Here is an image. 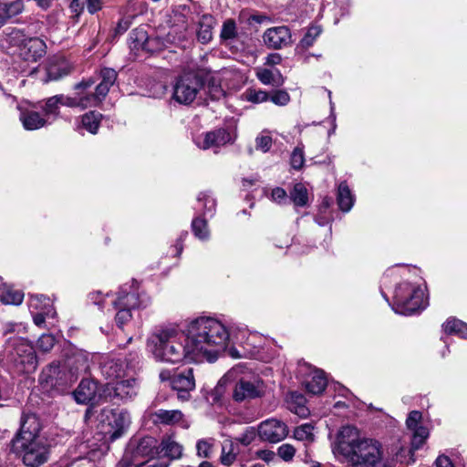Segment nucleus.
Listing matches in <instances>:
<instances>
[{
	"mask_svg": "<svg viewBox=\"0 0 467 467\" xmlns=\"http://www.w3.org/2000/svg\"><path fill=\"white\" fill-rule=\"evenodd\" d=\"M336 457H342L352 467H393L382 456L381 444L362 436L353 426H344L332 446Z\"/></svg>",
	"mask_w": 467,
	"mask_h": 467,
	"instance_id": "obj_1",
	"label": "nucleus"
},
{
	"mask_svg": "<svg viewBox=\"0 0 467 467\" xmlns=\"http://www.w3.org/2000/svg\"><path fill=\"white\" fill-rule=\"evenodd\" d=\"M187 336L195 355V362H213L226 349L230 334L219 319L212 317H199L192 320Z\"/></svg>",
	"mask_w": 467,
	"mask_h": 467,
	"instance_id": "obj_2",
	"label": "nucleus"
},
{
	"mask_svg": "<svg viewBox=\"0 0 467 467\" xmlns=\"http://www.w3.org/2000/svg\"><path fill=\"white\" fill-rule=\"evenodd\" d=\"M147 348L159 362L177 364L182 361L195 362V355L187 333L177 325H167L155 328L147 339Z\"/></svg>",
	"mask_w": 467,
	"mask_h": 467,
	"instance_id": "obj_3",
	"label": "nucleus"
},
{
	"mask_svg": "<svg viewBox=\"0 0 467 467\" xmlns=\"http://www.w3.org/2000/svg\"><path fill=\"white\" fill-rule=\"evenodd\" d=\"M6 365L18 374L31 373L37 367L34 347L24 337H9L4 349Z\"/></svg>",
	"mask_w": 467,
	"mask_h": 467,
	"instance_id": "obj_4",
	"label": "nucleus"
},
{
	"mask_svg": "<svg viewBox=\"0 0 467 467\" xmlns=\"http://www.w3.org/2000/svg\"><path fill=\"white\" fill-rule=\"evenodd\" d=\"M393 311L400 315H412L427 306L425 288L420 284L402 282L394 292Z\"/></svg>",
	"mask_w": 467,
	"mask_h": 467,
	"instance_id": "obj_5",
	"label": "nucleus"
},
{
	"mask_svg": "<svg viewBox=\"0 0 467 467\" xmlns=\"http://www.w3.org/2000/svg\"><path fill=\"white\" fill-rule=\"evenodd\" d=\"M88 368V353L84 350H75L67 356L62 365L51 364L47 372L50 379H59L65 383H72L79 375L87 373Z\"/></svg>",
	"mask_w": 467,
	"mask_h": 467,
	"instance_id": "obj_6",
	"label": "nucleus"
},
{
	"mask_svg": "<svg viewBox=\"0 0 467 467\" xmlns=\"http://www.w3.org/2000/svg\"><path fill=\"white\" fill-rule=\"evenodd\" d=\"M100 432L105 439L113 441L121 437L130 425V416L124 409L106 407L98 416Z\"/></svg>",
	"mask_w": 467,
	"mask_h": 467,
	"instance_id": "obj_7",
	"label": "nucleus"
},
{
	"mask_svg": "<svg viewBox=\"0 0 467 467\" xmlns=\"http://www.w3.org/2000/svg\"><path fill=\"white\" fill-rule=\"evenodd\" d=\"M117 311L115 321L119 327H122L132 318L131 311L137 308H145L150 304V298L145 293H140L137 289L127 291L121 288L117 299L112 301Z\"/></svg>",
	"mask_w": 467,
	"mask_h": 467,
	"instance_id": "obj_8",
	"label": "nucleus"
},
{
	"mask_svg": "<svg viewBox=\"0 0 467 467\" xmlns=\"http://www.w3.org/2000/svg\"><path fill=\"white\" fill-rule=\"evenodd\" d=\"M14 450L20 452L25 465L38 467L46 463L50 456L49 445L41 438L27 442L13 443Z\"/></svg>",
	"mask_w": 467,
	"mask_h": 467,
	"instance_id": "obj_9",
	"label": "nucleus"
},
{
	"mask_svg": "<svg viewBox=\"0 0 467 467\" xmlns=\"http://www.w3.org/2000/svg\"><path fill=\"white\" fill-rule=\"evenodd\" d=\"M203 86L202 79L194 73L189 72L179 77L174 85L172 99L182 105H190Z\"/></svg>",
	"mask_w": 467,
	"mask_h": 467,
	"instance_id": "obj_10",
	"label": "nucleus"
},
{
	"mask_svg": "<svg viewBox=\"0 0 467 467\" xmlns=\"http://www.w3.org/2000/svg\"><path fill=\"white\" fill-rule=\"evenodd\" d=\"M266 389V385L260 378L244 375L236 379L232 397L236 402L249 401L264 397Z\"/></svg>",
	"mask_w": 467,
	"mask_h": 467,
	"instance_id": "obj_11",
	"label": "nucleus"
},
{
	"mask_svg": "<svg viewBox=\"0 0 467 467\" xmlns=\"http://www.w3.org/2000/svg\"><path fill=\"white\" fill-rule=\"evenodd\" d=\"M161 381L170 380L172 389L177 392L178 399L186 401L191 398V391L195 389L193 370L188 368L176 375L171 376L170 371L163 370L160 373Z\"/></svg>",
	"mask_w": 467,
	"mask_h": 467,
	"instance_id": "obj_12",
	"label": "nucleus"
},
{
	"mask_svg": "<svg viewBox=\"0 0 467 467\" xmlns=\"http://www.w3.org/2000/svg\"><path fill=\"white\" fill-rule=\"evenodd\" d=\"M234 140L235 134L234 132L221 128L196 136L194 138V143L201 150H209L232 144Z\"/></svg>",
	"mask_w": 467,
	"mask_h": 467,
	"instance_id": "obj_13",
	"label": "nucleus"
},
{
	"mask_svg": "<svg viewBox=\"0 0 467 467\" xmlns=\"http://www.w3.org/2000/svg\"><path fill=\"white\" fill-rule=\"evenodd\" d=\"M95 84L92 78L82 80L81 82L75 85L76 94L73 97L66 96L63 94L57 95L58 101L61 106H67L69 108H80L82 109L95 107L94 99L89 98L87 90Z\"/></svg>",
	"mask_w": 467,
	"mask_h": 467,
	"instance_id": "obj_14",
	"label": "nucleus"
},
{
	"mask_svg": "<svg viewBox=\"0 0 467 467\" xmlns=\"http://www.w3.org/2000/svg\"><path fill=\"white\" fill-rule=\"evenodd\" d=\"M28 307L37 327H41L46 318H55L57 315L51 299L44 295L30 296Z\"/></svg>",
	"mask_w": 467,
	"mask_h": 467,
	"instance_id": "obj_15",
	"label": "nucleus"
},
{
	"mask_svg": "<svg viewBox=\"0 0 467 467\" xmlns=\"http://www.w3.org/2000/svg\"><path fill=\"white\" fill-rule=\"evenodd\" d=\"M41 424L37 416L34 413L24 412L20 420V429L12 440V442H27L35 439H41L39 432Z\"/></svg>",
	"mask_w": 467,
	"mask_h": 467,
	"instance_id": "obj_16",
	"label": "nucleus"
},
{
	"mask_svg": "<svg viewBox=\"0 0 467 467\" xmlns=\"http://www.w3.org/2000/svg\"><path fill=\"white\" fill-rule=\"evenodd\" d=\"M106 395L118 399L122 402L131 400L138 394V385L134 379H123L108 383L105 387Z\"/></svg>",
	"mask_w": 467,
	"mask_h": 467,
	"instance_id": "obj_17",
	"label": "nucleus"
},
{
	"mask_svg": "<svg viewBox=\"0 0 467 467\" xmlns=\"http://www.w3.org/2000/svg\"><path fill=\"white\" fill-rule=\"evenodd\" d=\"M257 432L261 440L276 443L287 436L288 429L283 421L268 419L259 424Z\"/></svg>",
	"mask_w": 467,
	"mask_h": 467,
	"instance_id": "obj_18",
	"label": "nucleus"
},
{
	"mask_svg": "<svg viewBox=\"0 0 467 467\" xmlns=\"http://www.w3.org/2000/svg\"><path fill=\"white\" fill-rule=\"evenodd\" d=\"M265 44L274 49H281L292 43V36L287 26L268 28L263 36Z\"/></svg>",
	"mask_w": 467,
	"mask_h": 467,
	"instance_id": "obj_19",
	"label": "nucleus"
},
{
	"mask_svg": "<svg viewBox=\"0 0 467 467\" xmlns=\"http://www.w3.org/2000/svg\"><path fill=\"white\" fill-rule=\"evenodd\" d=\"M421 413L418 410H412L406 420V425L412 431L411 450H419L429 437L427 428L420 425Z\"/></svg>",
	"mask_w": 467,
	"mask_h": 467,
	"instance_id": "obj_20",
	"label": "nucleus"
},
{
	"mask_svg": "<svg viewBox=\"0 0 467 467\" xmlns=\"http://www.w3.org/2000/svg\"><path fill=\"white\" fill-rule=\"evenodd\" d=\"M46 43L38 38L26 39L19 47V57L29 62H36L46 54Z\"/></svg>",
	"mask_w": 467,
	"mask_h": 467,
	"instance_id": "obj_21",
	"label": "nucleus"
},
{
	"mask_svg": "<svg viewBox=\"0 0 467 467\" xmlns=\"http://www.w3.org/2000/svg\"><path fill=\"white\" fill-rule=\"evenodd\" d=\"M117 72L112 68H103L100 70V81L96 87L94 93H88L89 98L94 99V106H98L107 96L109 88L117 79Z\"/></svg>",
	"mask_w": 467,
	"mask_h": 467,
	"instance_id": "obj_22",
	"label": "nucleus"
},
{
	"mask_svg": "<svg viewBox=\"0 0 467 467\" xmlns=\"http://www.w3.org/2000/svg\"><path fill=\"white\" fill-rule=\"evenodd\" d=\"M153 421L157 424L175 425L178 424L183 429L190 426L189 421L184 418L182 412L179 410H162L160 409L153 413Z\"/></svg>",
	"mask_w": 467,
	"mask_h": 467,
	"instance_id": "obj_23",
	"label": "nucleus"
},
{
	"mask_svg": "<svg viewBox=\"0 0 467 467\" xmlns=\"http://www.w3.org/2000/svg\"><path fill=\"white\" fill-rule=\"evenodd\" d=\"M101 373L109 379H118L125 374L126 366L120 358L105 357L100 363Z\"/></svg>",
	"mask_w": 467,
	"mask_h": 467,
	"instance_id": "obj_24",
	"label": "nucleus"
},
{
	"mask_svg": "<svg viewBox=\"0 0 467 467\" xmlns=\"http://www.w3.org/2000/svg\"><path fill=\"white\" fill-rule=\"evenodd\" d=\"M98 385L95 381L84 379L73 392L75 400L79 404H87L96 398Z\"/></svg>",
	"mask_w": 467,
	"mask_h": 467,
	"instance_id": "obj_25",
	"label": "nucleus"
},
{
	"mask_svg": "<svg viewBox=\"0 0 467 467\" xmlns=\"http://www.w3.org/2000/svg\"><path fill=\"white\" fill-rule=\"evenodd\" d=\"M262 340L261 337L255 333H250L245 341L243 342V351L240 352L234 348H230L229 353L230 356L234 358H253L255 357L259 352V345L258 343Z\"/></svg>",
	"mask_w": 467,
	"mask_h": 467,
	"instance_id": "obj_26",
	"label": "nucleus"
},
{
	"mask_svg": "<svg viewBox=\"0 0 467 467\" xmlns=\"http://www.w3.org/2000/svg\"><path fill=\"white\" fill-rule=\"evenodd\" d=\"M147 31L142 28H135L130 35V47L132 50H146L151 51Z\"/></svg>",
	"mask_w": 467,
	"mask_h": 467,
	"instance_id": "obj_27",
	"label": "nucleus"
},
{
	"mask_svg": "<svg viewBox=\"0 0 467 467\" xmlns=\"http://www.w3.org/2000/svg\"><path fill=\"white\" fill-rule=\"evenodd\" d=\"M287 408L293 413L301 418L309 414V410L306 406V398L297 392H290L286 398Z\"/></svg>",
	"mask_w": 467,
	"mask_h": 467,
	"instance_id": "obj_28",
	"label": "nucleus"
},
{
	"mask_svg": "<svg viewBox=\"0 0 467 467\" xmlns=\"http://www.w3.org/2000/svg\"><path fill=\"white\" fill-rule=\"evenodd\" d=\"M256 77L264 85L280 87L284 84V78L278 69L259 67L256 69Z\"/></svg>",
	"mask_w": 467,
	"mask_h": 467,
	"instance_id": "obj_29",
	"label": "nucleus"
},
{
	"mask_svg": "<svg viewBox=\"0 0 467 467\" xmlns=\"http://www.w3.org/2000/svg\"><path fill=\"white\" fill-rule=\"evenodd\" d=\"M215 25L214 18L210 15H203L199 20L197 37L200 42L206 44L213 38V28Z\"/></svg>",
	"mask_w": 467,
	"mask_h": 467,
	"instance_id": "obj_30",
	"label": "nucleus"
},
{
	"mask_svg": "<svg viewBox=\"0 0 467 467\" xmlns=\"http://www.w3.org/2000/svg\"><path fill=\"white\" fill-rule=\"evenodd\" d=\"M20 120L27 130H34L44 127L47 120L42 118L38 112L34 110H25L20 114Z\"/></svg>",
	"mask_w": 467,
	"mask_h": 467,
	"instance_id": "obj_31",
	"label": "nucleus"
},
{
	"mask_svg": "<svg viewBox=\"0 0 467 467\" xmlns=\"http://www.w3.org/2000/svg\"><path fill=\"white\" fill-rule=\"evenodd\" d=\"M327 384V380L322 370L315 369L310 379L306 381V389L309 393L317 395L322 393Z\"/></svg>",
	"mask_w": 467,
	"mask_h": 467,
	"instance_id": "obj_32",
	"label": "nucleus"
},
{
	"mask_svg": "<svg viewBox=\"0 0 467 467\" xmlns=\"http://www.w3.org/2000/svg\"><path fill=\"white\" fill-rule=\"evenodd\" d=\"M70 72L69 67L63 60H51L47 67V81L58 80L61 78L68 75Z\"/></svg>",
	"mask_w": 467,
	"mask_h": 467,
	"instance_id": "obj_33",
	"label": "nucleus"
},
{
	"mask_svg": "<svg viewBox=\"0 0 467 467\" xmlns=\"http://www.w3.org/2000/svg\"><path fill=\"white\" fill-rule=\"evenodd\" d=\"M157 441L151 437L142 439L135 451V458L139 456L152 459L158 453Z\"/></svg>",
	"mask_w": 467,
	"mask_h": 467,
	"instance_id": "obj_34",
	"label": "nucleus"
},
{
	"mask_svg": "<svg viewBox=\"0 0 467 467\" xmlns=\"http://www.w3.org/2000/svg\"><path fill=\"white\" fill-rule=\"evenodd\" d=\"M160 448L161 452H162L164 456L172 460L179 459L182 455V446L171 437L163 439Z\"/></svg>",
	"mask_w": 467,
	"mask_h": 467,
	"instance_id": "obj_35",
	"label": "nucleus"
},
{
	"mask_svg": "<svg viewBox=\"0 0 467 467\" xmlns=\"http://www.w3.org/2000/svg\"><path fill=\"white\" fill-rule=\"evenodd\" d=\"M337 203L341 211L348 212L353 206L354 197L346 182H341L337 189Z\"/></svg>",
	"mask_w": 467,
	"mask_h": 467,
	"instance_id": "obj_36",
	"label": "nucleus"
},
{
	"mask_svg": "<svg viewBox=\"0 0 467 467\" xmlns=\"http://www.w3.org/2000/svg\"><path fill=\"white\" fill-rule=\"evenodd\" d=\"M24 10V3L21 0H16L8 4L0 5V17L5 22L21 14Z\"/></svg>",
	"mask_w": 467,
	"mask_h": 467,
	"instance_id": "obj_37",
	"label": "nucleus"
},
{
	"mask_svg": "<svg viewBox=\"0 0 467 467\" xmlns=\"http://www.w3.org/2000/svg\"><path fill=\"white\" fill-rule=\"evenodd\" d=\"M443 330L446 334L458 335L467 339V324L455 318H450L443 324Z\"/></svg>",
	"mask_w": 467,
	"mask_h": 467,
	"instance_id": "obj_38",
	"label": "nucleus"
},
{
	"mask_svg": "<svg viewBox=\"0 0 467 467\" xmlns=\"http://www.w3.org/2000/svg\"><path fill=\"white\" fill-rule=\"evenodd\" d=\"M102 115L96 111H89L82 117V126L90 133L95 134L100 124Z\"/></svg>",
	"mask_w": 467,
	"mask_h": 467,
	"instance_id": "obj_39",
	"label": "nucleus"
},
{
	"mask_svg": "<svg viewBox=\"0 0 467 467\" xmlns=\"http://www.w3.org/2000/svg\"><path fill=\"white\" fill-rule=\"evenodd\" d=\"M294 438L306 443L315 441L314 427L309 423L302 424L294 431Z\"/></svg>",
	"mask_w": 467,
	"mask_h": 467,
	"instance_id": "obj_40",
	"label": "nucleus"
},
{
	"mask_svg": "<svg viewBox=\"0 0 467 467\" xmlns=\"http://www.w3.org/2000/svg\"><path fill=\"white\" fill-rule=\"evenodd\" d=\"M24 293L20 290L6 288L2 291L0 300L5 305L18 306L23 302Z\"/></svg>",
	"mask_w": 467,
	"mask_h": 467,
	"instance_id": "obj_41",
	"label": "nucleus"
},
{
	"mask_svg": "<svg viewBox=\"0 0 467 467\" xmlns=\"http://www.w3.org/2000/svg\"><path fill=\"white\" fill-rule=\"evenodd\" d=\"M192 229L194 235L198 239H200L202 241H205V240L209 239L210 233H209L206 220L200 218V217L194 218L192 222Z\"/></svg>",
	"mask_w": 467,
	"mask_h": 467,
	"instance_id": "obj_42",
	"label": "nucleus"
},
{
	"mask_svg": "<svg viewBox=\"0 0 467 467\" xmlns=\"http://www.w3.org/2000/svg\"><path fill=\"white\" fill-rule=\"evenodd\" d=\"M291 199L296 205L305 206L308 201L306 188L301 183L296 184L291 192Z\"/></svg>",
	"mask_w": 467,
	"mask_h": 467,
	"instance_id": "obj_43",
	"label": "nucleus"
},
{
	"mask_svg": "<svg viewBox=\"0 0 467 467\" xmlns=\"http://www.w3.org/2000/svg\"><path fill=\"white\" fill-rule=\"evenodd\" d=\"M198 202L203 205V213L212 217L216 207L215 199L208 192H201L198 196Z\"/></svg>",
	"mask_w": 467,
	"mask_h": 467,
	"instance_id": "obj_44",
	"label": "nucleus"
},
{
	"mask_svg": "<svg viewBox=\"0 0 467 467\" xmlns=\"http://www.w3.org/2000/svg\"><path fill=\"white\" fill-rule=\"evenodd\" d=\"M235 459L236 451H234L233 442H224L222 449L221 462L223 465L230 466Z\"/></svg>",
	"mask_w": 467,
	"mask_h": 467,
	"instance_id": "obj_45",
	"label": "nucleus"
},
{
	"mask_svg": "<svg viewBox=\"0 0 467 467\" xmlns=\"http://www.w3.org/2000/svg\"><path fill=\"white\" fill-rule=\"evenodd\" d=\"M60 103L57 99V95L48 98L46 100L43 110L46 117L54 116L57 117L59 113Z\"/></svg>",
	"mask_w": 467,
	"mask_h": 467,
	"instance_id": "obj_46",
	"label": "nucleus"
},
{
	"mask_svg": "<svg viewBox=\"0 0 467 467\" xmlns=\"http://www.w3.org/2000/svg\"><path fill=\"white\" fill-rule=\"evenodd\" d=\"M244 97L247 101L253 103H261L266 101L269 98L268 94L263 90L249 88L244 93Z\"/></svg>",
	"mask_w": 467,
	"mask_h": 467,
	"instance_id": "obj_47",
	"label": "nucleus"
},
{
	"mask_svg": "<svg viewBox=\"0 0 467 467\" xmlns=\"http://www.w3.org/2000/svg\"><path fill=\"white\" fill-rule=\"evenodd\" d=\"M273 140L270 135L262 132L255 139V148L263 152H267L272 147Z\"/></svg>",
	"mask_w": 467,
	"mask_h": 467,
	"instance_id": "obj_48",
	"label": "nucleus"
},
{
	"mask_svg": "<svg viewBox=\"0 0 467 467\" xmlns=\"http://www.w3.org/2000/svg\"><path fill=\"white\" fill-rule=\"evenodd\" d=\"M236 36V25L233 19L224 21L222 31L221 38L223 40L233 39Z\"/></svg>",
	"mask_w": 467,
	"mask_h": 467,
	"instance_id": "obj_49",
	"label": "nucleus"
},
{
	"mask_svg": "<svg viewBox=\"0 0 467 467\" xmlns=\"http://www.w3.org/2000/svg\"><path fill=\"white\" fill-rule=\"evenodd\" d=\"M290 162L292 167L296 170H299L303 167L305 162L303 147L297 146L294 149L291 154Z\"/></svg>",
	"mask_w": 467,
	"mask_h": 467,
	"instance_id": "obj_50",
	"label": "nucleus"
},
{
	"mask_svg": "<svg viewBox=\"0 0 467 467\" xmlns=\"http://www.w3.org/2000/svg\"><path fill=\"white\" fill-rule=\"evenodd\" d=\"M321 34V28L318 26L309 27L306 34L303 37L301 43L305 47H308L313 45L316 38Z\"/></svg>",
	"mask_w": 467,
	"mask_h": 467,
	"instance_id": "obj_51",
	"label": "nucleus"
},
{
	"mask_svg": "<svg viewBox=\"0 0 467 467\" xmlns=\"http://www.w3.org/2000/svg\"><path fill=\"white\" fill-rule=\"evenodd\" d=\"M213 447L212 440H200L197 441L196 450L197 455L202 458H209L211 456Z\"/></svg>",
	"mask_w": 467,
	"mask_h": 467,
	"instance_id": "obj_52",
	"label": "nucleus"
},
{
	"mask_svg": "<svg viewBox=\"0 0 467 467\" xmlns=\"http://www.w3.org/2000/svg\"><path fill=\"white\" fill-rule=\"evenodd\" d=\"M296 454V449L293 445L284 443L277 449V455L285 462H291Z\"/></svg>",
	"mask_w": 467,
	"mask_h": 467,
	"instance_id": "obj_53",
	"label": "nucleus"
},
{
	"mask_svg": "<svg viewBox=\"0 0 467 467\" xmlns=\"http://www.w3.org/2000/svg\"><path fill=\"white\" fill-rule=\"evenodd\" d=\"M55 345V337L51 334H44L37 340V347L44 352H48Z\"/></svg>",
	"mask_w": 467,
	"mask_h": 467,
	"instance_id": "obj_54",
	"label": "nucleus"
},
{
	"mask_svg": "<svg viewBox=\"0 0 467 467\" xmlns=\"http://www.w3.org/2000/svg\"><path fill=\"white\" fill-rule=\"evenodd\" d=\"M258 432L254 427H248L236 440L244 446L250 445Z\"/></svg>",
	"mask_w": 467,
	"mask_h": 467,
	"instance_id": "obj_55",
	"label": "nucleus"
},
{
	"mask_svg": "<svg viewBox=\"0 0 467 467\" xmlns=\"http://www.w3.org/2000/svg\"><path fill=\"white\" fill-rule=\"evenodd\" d=\"M271 100L276 105L285 106L289 102L290 97L287 92L284 90H278L273 94Z\"/></svg>",
	"mask_w": 467,
	"mask_h": 467,
	"instance_id": "obj_56",
	"label": "nucleus"
},
{
	"mask_svg": "<svg viewBox=\"0 0 467 467\" xmlns=\"http://www.w3.org/2000/svg\"><path fill=\"white\" fill-rule=\"evenodd\" d=\"M131 20H132L131 16H126V17L121 18L117 24V26L115 28V34L116 35L124 34L130 26Z\"/></svg>",
	"mask_w": 467,
	"mask_h": 467,
	"instance_id": "obj_57",
	"label": "nucleus"
},
{
	"mask_svg": "<svg viewBox=\"0 0 467 467\" xmlns=\"http://www.w3.org/2000/svg\"><path fill=\"white\" fill-rule=\"evenodd\" d=\"M85 5L88 12L93 15L102 9L104 0H85Z\"/></svg>",
	"mask_w": 467,
	"mask_h": 467,
	"instance_id": "obj_58",
	"label": "nucleus"
},
{
	"mask_svg": "<svg viewBox=\"0 0 467 467\" xmlns=\"http://www.w3.org/2000/svg\"><path fill=\"white\" fill-rule=\"evenodd\" d=\"M85 0H72L69 5L71 12L78 17L85 8Z\"/></svg>",
	"mask_w": 467,
	"mask_h": 467,
	"instance_id": "obj_59",
	"label": "nucleus"
},
{
	"mask_svg": "<svg viewBox=\"0 0 467 467\" xmlns=\"http://www.w3.org/2000/svg\"><path fill=\"white\" fill-rule=\"evenodd\" d=\"M271 198L273 201L281 203L287 199V195L284 189L277 187L272 190Z\"/></svg>",
	"mask_w": 467,
	"mask_h": 467,
	"instance_id": "obj_60",
	"label": "nucleus"
},
{
	"mask_svg": "<svg viewBox=\"0 0 467 467\" xmlns=\"http://www.w3.org/2000/svg\"><path fill=\"white\" fill-rule=\"evenodd\" d=\"M437 467H454L451 459L447 456H439L436 460Z\"/></svg>",
	"mask_w": 467,
	"mask_h": 467,
	"instance_id": "obj_61",
	"label": "nucleus"
},
{
	"mask_svg": "<svg viewBox=\"0 0 467 467\" xmlns=\"http://www.w3.org/2000/svg\"><path fill=\"white\" fill-rule=\"evenodd\" d=\"M281 56L277 53H274L267 56L266 64L270 66L278 65L281 62Z\"/></svg>",
	"mask_w": 467,
	"mask_h": 467,
	"instance_id": "obj_62",
	"label": "nucleus"
},
{
	"mask_svg": "<svg viewBox=\"0 0 467 467\" xmlns=\"http://www.w3.org/2000/svg\"><path fill=\"white\" fill-rule=\"evenodd\" d=\"M241 372V367L237 366L229 370L225 377L228 379H236Z\"/></svg>",
	"mask_w": 467,
	"mask_h": 467,
	"instance_id": "obj_63",
	"label": "nucleus"
},
{
	"mask_svg": "<svg viewBox=\"0 0 467 467\" xmlns=\"http://www.w3.org/2000/svg\"><path fill=\"white\" fill-rule=\"evenodd\" d=\"M138 467H165L162 464H159L156 462H150L149 460L145 461L144 462H138L136 463Z\"/></svg>",
	"mask_w": 467,
	"mask_h": 467,
	"instance_id": "obj_64",
	"label": "nucleus"
}]
</instances>
